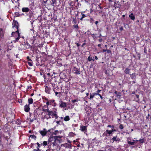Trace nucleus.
Here are the masks:
<instances>
[{
	"instance_id": "1",
	"label": "nucleus",
	"mask_w": 151,
	"mask_h": 151,
	"mask_svg": "<svg viewBox=\"0 0 151 151\" xmlns=\"http://www.w3.org/2000/svg\"><path fill=\"white\" fill-rule=\"evenodd\" d=\"M51 84L52 85V87L53 90L54 92L55 93V95L56 96H57V95L59 93L60 94L62 92V91L61 92L60 91V88L59 87L58 85L52 83H51ZM63 92L66 93H67V92L66 91H65V92L63 91Z\"/></svg>"
},
{
	"instance_id": "2",
	"label": "nucleus",
	"mask_w": 151,
	"mask_h": 151,
	"mask_svg": "<svg viewBox=\"0 0 151 151\" xmlns=\"http://www.w3.org/2000/svg\"><path fill=\"white\" fill-rule=\"evenodd\" d=\"M20 34L19 33L18 30H17L16 32H13L12 33V36L14 37L15 40H13V42L16 43L18 42L19 39L21 37Z\"/></svg>"
},
{
	"instance_id": "3",
	"label": "nucleus",
	"mask_w": 151,
	"mask_h": 151,
	"mask_svg": "<svg viewBox=\"0 0 151 151\" xmlns=\"http://www.w3.org/2000/svg\"><path fill=\"white\" fill-rule=\"evenodd\" d=\"M43 111H44V114L43 115V118L46 119H48L51 118L50 114L51 112H52L50 110L47 108L46 109H43Z\"/></svg>"
},
{
	"instance_id": "4",
	"label": "nucleus",
	"mask_w": 151,
	"mask_h": 151,
	"mask_svg": "<svg viewBox=\"0 0 151 151\" xmlns=\"http://www.w3.org/2000/svg\"><path fill=\"white\" fill-rule=\"evenodd\" d=\"M29 113L30 121L31 122H32L36 119L37 118V114L35 110L34 111L33 114L31 113L30 112H29Z\"/></svg>"
},
{
	"instance_id": "5",
	"label": "nucleus",
	"mask_w": 151,
	"mask_h": 151,
	"mask_svg": "<svg viewBox=\"0 0 151 151\" xmlns=\"http://www.w3.org/2000/svg\"><path fill=\"white\" fill-rule=\"evenodd\" d=\"M48 149L52 150H55L57 147L58 144L55 142L54 143H50L47 144Z\"/></svg>"
},
{
	"instance_id": "6",
	"label": "nucleus",
	"mask_w": 151,
	"mask_h": 151,
	"mask_svg": "<svg viewBox=\"0 0 151 151\" xmlns=\"http://www.w3.org/2000/svg\"><path fill=\"white\" fill-rule=\"evenodd\" d=\"M37 145V147L38 150H40V148L42 146L45 147V146L47 145V141H44L42 143V142H40V143L37 142L36 143Z\"/></svg>"
},
{
	"instance_id": "7",
	"label": "nucleus",
	"mask_w": 151,
	"mask_h": 151,
	"mask_svg": "<svg viewBox=\"0 0 151 151\" xmlns=\"http://www.w3.org/2000/svg\"><path fill=\"white\" fill-rule=\"evenodd\" d=\"M43 109H44L41 108L40 107H38L36 108V109L35 110V111H36V113H37V115H39L41 114L42 116H43L44 114Z\"/></svg>"
},
{
	"instance_id": "8",
	"label": "nucleus",
	"mask_w": 151,
	"mask_h": 151,
	"mask_svg": "<svg viewBox=\"0 0 151 151\" xmlns=\"http://www.w3.org/2000/svg\"><path fill=\"white\" fill-rule=\"evenodd\" d=\"M30 45L27 42H23L21 44L22 48L24 50H26L29 48Z\"/></svg>"
},
{
	"instance_id": "9",
	"label": "nucleus",
	"mask_w": 151,
	"mask_h": 151,
	"mask_svg": "<svg viewBox=\"0 0 151 151\" xmlns=\"http://www.w3.org/2000/svg\"><path fill=\"white\" fill-rule=\"evenodd\" d=\"M45 92L48 94H50L52 92V90L49 85L46 86L45 88Z\"/></svg>"
},
{
	"instance_id": "10",
	"label": "nucleus",
	"mask_w": 151,
	"mask_h": 151,
	"mask_svg": "<svg viewBox=\"0 0 151 151\" xmlns=\"http://www.w3.org/2000/svg\"><path fill=\"white\" fill-rule=\"evenodd\" d=\"M85 110L86 111V114H87V116H89L90 113H91V108L90 106H87L85 108Z\"/></svg>"
},
{
	"instance_id": "11",
	"label": "nucleus",
	"mask_w": 151,
	"mask_h": 151,
	"mask_svg": "<svg viewBox=\"0 0 151 151\" xmlns=\"http://www.w3.org/2000/svg\"><path fill=\"white\" fill-rule=\"evenodd\" d=\"M72 71L76 75L80 74V68L78 69L76 67H73Z\"/></svg>"
},
{
	"instance_id": "12",
	"label": "nucleus",
	"mask_w": 151,
	"mask_h": 151,
	"mask_svg": "<svg viewBox=\"0 0 151 151\" xmlns=\"http://www.w3.org/2000/svg\"><path fill=\"white\" fill-rule=\"evenodd\" d=\"M54 136H50L47 142V144L50 143H54L55 142Z\"/></svg>"
},
{
	"instance_id": "13",
	"label": "nucleus",
	"mask_w": 151,
	"mask_h": 151,
	"mask_svg": "<svg viewBox=\"0 0 151 151\" xmlns=\"http://www.w3.org/2000/svg\"><path fill=\"white\" fill-rule=\"evenodd\" d=\"M121 6V4L120 2H119V1H117L116 2H114L113 7L115 9L117 8L120 9Z\"/></svg>"
},
{
	"instance_id": "14",
	"label": "nucleus",
	"mask_w": 151,
	"mask_h": 151,
	"mask_svg": "<svg viewBox=\"0 0 151 151\" xmlns=\"http://www.w3.org/2000/svg\"><path fill=\"white\" fill-rule=\"evenodd\" d=\"M36 65L37 66H42L44 64V62L42 61L41 59L39 60L38 59H36Z\"/></svg>"
},
{
	"instance_id": "15",
	"label": "nucleus",
	"mask_w": 151,
	"mask_h": 151,
	"mask_svg": "<svg viewBox=\"0 0 151 151\" xmlns=\"http://www.w3.org/2000/svg\"><path fill=\"white\" fill-rule=\"evenodd\" d=\"M55 139V142L58 144V143H60V141L61 140V137L60 136H54Z\"/></svg>"
},
{
	"instance_id": "16",
	"label": "nucleus",
	"mask_w": 151,
	"mask_h": 151,
	"mask_svg": "<svg viewBox=\"0 0 151 151\" xmlns=\"http://www.w3.org/2000/svg\"><path fill=\"white\" fill-rule=\"evenodd\" d=\"M13 27L17 29V30H18L19 24L17 21L15 20H13Z\"/></svg>"
},
{
	"instance_id": "17",
	"label": "nucleus",
	"mask_w": 151,
	"mask_h": 151,
	"mask_svg": "<svg viewBox=\"0 0 151 151\" xmlns=\"http://www.w3.org/2000/svg\"><path fill=\"white\" fill-rule=\"evenodd\" d=\"M27 64L30 66H32L33 65V63L32 60L30 58L29 56H27Z\"/></svg>"
},
{
	"instance_id": "18",
	"label": "nucleus",
	"mask_w": 151,
	"mask_h": 151,
	"mask_svg": "<svg viewBox=\"0 0 151 151\" xmlns=\"http://www.w3.org/2000/svg\"><path fill=\"white\" fill-rule=\"evenodd\" d=\"M39 132L40 134L43 137L46 135L47 134V130L45 128L43 129V130H40Z\"/></svg>"
},
{
	"instance_id": "19",
	"label": "nucleus",
	"mask_w": 151,
	"mask_h": 151,
	"mask_svg": "<svg viewBox=\"0 0 151 151\" xmlns=\"http://www.w3.org/2000/svg\"><path fill=\"white\" fill-rule=\"evenodd\" d=\"M111 140H112V143L114 142V141L116 142H119L120 141V139L117 137V136L116 135L115 136H114L113 138L111 139Z\"/></svg>"
},
{
	"instance_id": "20",
	"label": "nucleus",
	"mask_w": 151,
	"mask_h": 151,
	"mask_svg": "<svg viewBox=\"0 0 151 151\" xmlns=\"http://www.w3.org/2000/svg\"><path fill=\"white\" fill-rule=\"evenodd\" d=\"M50 114V116H52V118H53L54 117L55 119H57L58 118V115L57 114H56V112H54V111H52Z\"/></svg>"
},
{
	"instance_id": "21",
	"label": "nucleus",
	"mask_w": 151,
	"mask_h": 151,
	"mask_svg": "<svg viewBox=\"0 0 151 151\" xmlns=\"http://www.w3.org/2000/svg\"><path fill=\"white\" fill-rule=\"evenodd\" d=\"M67 106V104L62 101H61L60 104H59V106L61 108H65Z\"/></svg>"
},
{
	"instance_id": "22",
	"label": "nucleus",
	"mask_w": 151,
	"mask_h": 151,
	"mask_svg": "<svg viewBox=\"0 0 151 151\" xmlns=\"http://www.w3.org/2000/svg\"><path fill=\"white\" fill-rule=\"evenodd\" d=\"M50 105H52L53 106H55L56 105V104L55 103V100L54 99L49 100Z\"/></svg>"
},
{
	"instance_id": "23",
	"label": "nucleus",
	"mask_w": 151,
	"mask_h": 151,
	"mask_svg": "<svg viewBox=\"0 0 151 151\" xmlns=\"http://www.w3.org/2000/svg\"><path fill=\"white\" fill-rule=\"evenodd\" d=\"M30 109L29 104H26L24 106V110L26 112H28L29 111Z\"/></svg>"
},
{
	"instance_id": "24",
	"label": "nucleus",
	"mask_w": 151,
	"mask_h": 151,
	"mask_svg": "<svg viewBox=\"0 0 151 151\" xmlns=\"http://www.w3.org/2000/svg\"><path fill=\"white\" fill-rule=\"evenodd\" d=\"M80 130L82 132H85L87 130V127L85 126H80Z\"/></svg>"
},
{
	"instance_id": "25",
	"label": "nucleus",
	"mask_w": 151,
	"mask_h": 151,
	"mask_svg": "<svg viewBox=\"0 0 151 151\" xmlns=\"http://www.w3.org/2000/svg\"><path fill=\"white\" fill-rule=\"evenodd\" d=\"M87 32H89V33L92 36V37L93 38V39H96L97 37L96 36L97 34H91V31L89 30H88L87 31Z\"/></svg>"
},
{
	"instance_id": "26",
	"label": "nucleus",
	"mask_w": 151,
	"mask_h": 151,
	"mask_svg": "<svg viewBox=\"0 0 151 151\" xmlns=\"http://www.w3.org/2000/svg\"><path fill=\"white\" fill-rule=\"evenodd\" d=\"M84 12H81V15H82V16L80 18H79V19L81 20L82 21L83 20V19L84 18L86 17L87 16L85 14H83L84 13Z\"/></svg>"
},
{
	"instance_id": "27",
	"label": "nucleus",
	"mask_w": 151,
	"mask_h": 151,
	"mask_svg": "<svg viewBox=\"0 0 151 151\" xmlns=\"http://www.w3.org/2000/svg\"><path fill=\"white\" fill-rule=\"evenodd\" d=\"M30 9L28 7H23L22 8V11L23 12H27L29 11Z\"/></svg>"
},
{
	"instance_id": "28",
	"label": "nucleus",
	"mask_w": 151,
	"mask_h": 151,
	"mask_svg": "<svg viewBox=\"0 0 151 151\" xmlns=\"http://www.w3.org/2000/svg\"><path fill=\"white\" fill-rule=\"evenodd\" d=\"M63 146L66 148H69L70 149L71 148V146L70 144H68L65 143L63 144Z\"/></svg>"
},
{
	"instance_id": "29",
	"label": "nucleus",
	"mask_w": 151,
	"mask_h": 151,
	"mask_svg": "<svg viewBox=\"0 0 151 151\" xmlns=\"http://www.w3.org/2000/svg\"><path fill=\"white\" fill-rule=\"evenodd\" d=\"M56 123L57 124L56 125L57 126H58V125H61L62 124L63 125V122L61 120L56 121Z\"/></svg>"
},
{
	"instance_id": "30",
	"label": "nucleus",
	"mask_w": 151,
	"mask_h": 151,
	"mask_svg": "<svg viewBox=\"0 0 151 151\" xmlns=\"http://www.w3.org/2000/svg\"><path fill=\"white\" fill-rule=\"evenodd\" d=\"M130 69L128 68H125V70H124V73L126 74H129Z\"/></svg>"
},
{
	"instance_id": "31",
	"label": "nucleus",
	"mask_w": 151,
	"mask_h": 151,
	"mask_svg": "<svg viewBox=\"0 0 151 151\" xmlns=\"http://www.w3.org/2000/svg\"><path fill=\"white\" fill-rule=\"evenodd\" d=\"M129 17L132 20H134L135 19V16L132 13L130 15H129Z\"/></svg>"
},
{
	"instance_id": "32",
	"label": "nucleus",
	"mask_w": 151,
	"mask_h": 151,
	"mask_svg": "<svg viewBox=\"0 0 151 151\" xmlns=\"http://www.w3.org/2000/svg\"><path fill=\"white\" fill-rule=\"evenodd\" d=\"M138 141L140 143L143 144L145 142L144 139L143 138L142 139H140L139 140H136L135 142H137Z\"/></svg>"
},
{
	"instance_id": "33",
	"label": "nucleus",
	"mask_w": 151,
	"mask_h": 151,
	"mask_svg": "<svg viewBox=\"0 0 151 151\" xmlns=\"http://www.w3.org/2000/svg\"><path fill=\"white\" fill-rule=\"evenodd\" d=\"M70 119V118L68 116H66L64 118V120L66 122L69 121Z\"/></svg>"
},
{
	"instance_id": "34",
	"label": "nucleus",
	"mask_w": 151,
	"mask_h": 151,
	"mask_svg": "<svg viewBox=\"0 0 151 151\" xmlns=\"http://www.w3.org/2000/svg\"><path fill=\"white\" fill-rule=\"evenodd\" d=\"M28 102L29 104H30L33 103V99L32 98H29L28 99Z\"/></svg>"
},
{
	"instance_id": "35",
	"label": "nucleus",
	"mask_w": 151,
	"mask_h": 151,
	"mask_svg": "<svg viewBox=\"0 0 151 151\" xmlns=\"http://www.w3.org/2000/svg\"><path fill=\"white\" fill-rule=\"evenodd\" d=\"M96 95L94 93H91L90 97L89 98V99L91 100Z\"/></svg>"
},
{
	"instance_id": "36",
	"label": "nucleus",
	"mask_w": 151,
	"mask_h": 151,
	"mask_svg": "<svg viewBox=\"0 0 151 151\" xmlns=\"http://www.w3.org/2000/svg\"><path fill=\"white\" fill-rule=\"evenodd\" d=\"M114 93L117 97H120L121 96V93L120 92H117L115 91L114 92Z\"/></svg>"
},
{
	"instance_id": "37",
	"label": "nucleus",
	"mask_w": 151,
	"mask_h": 151,
	"mask_svg": "<svg viewBox=\"0 0 151 151\" xmlns=\"http://www.w3.org/2000/svg\"><path fill=\"white\" fill-rule=\"evenodd\" d=\"M75 135V133L73 132H70L69 134L68 135L69 137H74Z\"/></svg>"
},
{
	"instance_id": "38",
	"label": "nucleus",
	"mask_w": 151,
	"mask_h": 151,
	"mask_svg": "<svg viewBox=\"0 0 151 151\" xmlns=\"http://www.w3.org/2000/svg\"><path fill=\"white\" fill-rule=\"evenodd\" d=\"M50 3L51 5L56 4V0H51Z\"/></svg>"
},
{
	"instance_id": "39",
	"label": "nucleus",
	"mask_w": 151,
	"mask_h": 151,
	"mask_svg": "<svg viewBox=\"0 0 151 151\" xmlns=\"http://www.w3.org/2000/svg\"><path fill=\"white\" fill-rule=\"evenodd\" d=\"M130 75V77L133 80L135 78L136 76L134 73H132V74H129Z\"/></svg>"
},
{
	"instance_id": "40",
	"label": "nucleus",
	"mask_w": 151,
	"mask_h": 151,
	"mask_svg": "<svg viewBox=\"0 0 151 151\" xmlns=\"http://www.w3.org/2000/svg\"><path fill=\"white\" fill-rule=\"evenodd\" d=\"M16 124L18 125H20L21 124V122L19 119H17L16 122Z\"/></svg>"
},
{
	"instance_id": "41",
	"label": "nucleus",
	"mask_w": 151,
	"mask_h": 151,
	"mask_svg": "<svg viewBox=\"0 0 151 151\" xmlns=\"http://www.w3.org/2000/svg\"><path fill=\"white\" fill-rule=\"evenodd\" d=\"M71 17L73 19V22L76 24V17H73L72 16Z\"/></svg>"
},
{
	"instance_id": "42",
	"label": "nucleus",
	"mask_w": 151,
	"mask_h": 151,
	"mask_svg": "<svg viewBox=\"0 0 151 151\" xmlns=\"http://www.w3.org/2000/svg\"><path fill=\"white\" fill-rule=\"evenodd\" d=\"M106 131L107 133V134H109V135L112 134V130H109L108 129H107L106 130Z\"/></svg>"
},
{
	"instance_id": "43",
	"label": "nucleus",
	"mask_w": 151,
	"mask_h": 151,
	"mask_svg": "<svg viewBox=\"0 0 151 151\" xmlns=\"http://www.w3.org/2000/svg\"><path fill=\"white\" fill-rule=\"evenodd\" d=\"M101 91V90L99 89H98L97 91L96 92V93H94L96 96L99 95L100 94L99 93Z\"/></svg>"
},
{
	"instance_id": "44",
	"label": "nucleus",
	"mask_w": 151,
	"mask_h": 151,
	"mask_svg": "<svg viewBox=\"0 0 151 151\" xmlns=\"http://www.w3.org/2000/svg\"><path fill=\"white\" fill-rule=\"evenodd\" d=\"M30 137L32 139H34L35 140H36V136H35V135H31L30 136Z\"/></svg>"
},
{
	"instance_id": "45",
	"label": "nucleus",
	"mask_w": 151,
	"mask_h": 151,
	"mask_svg": "<svg viewBox=\"0 0 151 151\" xmlns=\"http://www.w3.org/2000/svg\"><path fill=\"white\" fill-rule=\"evenodd\" d=\"M88 61L90 62L92 60L93 61H94V59H93L92 58V57L90 56V55L88 58Z\"/></svg>"
},
{
	"instance_id": "46",
	"label": "nucleus",
	"mask_w": 151,
	"mask_h": 151,
	"mask_svg": "<svg viewBox=\"0 0 151 151\" xmlns=\"http://www.w3.org/2000/svg\"><path fill=\"white\" fill-rule=\"evenodd\" d=\"M127 142L128 144L132 145H134L135 143V142H131V141H128Z\"/></svg>"
},
{
	"instance_id": "47",
	"label": "nucleus",
	"mask_w": 151,
	"mask_h": 151,
	"mask_svg": "<svg viewBox=\"0 0 151 151\" xmlns=\"http://www.w3.org/2000/svg\"><path fill=\"white\" fill-rule=\"evenodd\" d=\"M73 27L74 28H75L76 30H78L79 29V27L78 24L73 25Z\"/></svg>"
},
{
	"instance_id": "48",
	"label": "nucleus",
	"mask_w": 151,
	"mask_h": 151,
	"mask_svg": "<svg viewBox=\"0 0 151 151\" xmlns=\"http://www.w3.org/2000/svg\"><path fill=\"white\" fill-rule=\"evenodd\" d=\"M45 100L47 101L46 104L47 105V106L50 105V104L49 100L47 99H46Z\"/></svg>"
},
{
	"instance_id": "49",
	"label": "nucleus",
	"mask_w": 151,
	"mask_h": 151,
	"mask_svg": "<svg viewBox=\"0 0 151 151\" xmlns=\"http://www.w3.org/2000/svg\"><path fill=\"white\" fill-rule=\"evenodd\" d=\"M14 15L16 17H18L20 16V15L18 12H15L14 13Z\"/></svg>"
},
{
	"instance_id": "50",
	"label": "nucleus",
	"mask_w": 151,
	"mask_h": 151,
	"mask_svg": "<svg viewBox=\"0 0 151 151\" xmlns=\"http://www.w3.org/2000/svg\"><path fill=\"white\" fill-rule=\"evenodd\" d=\"M82 1L85 2L87 4H89L90 0H81Z\"/></svg>"
},
{
	"instance_id": "51",
	"label": "nucleus",
	"mask_w": 151,
	"mask_h": 151,
	"mask_svg": "<svg viewBox=\"0 0 151 151\" xmlns=\"http://www.w3.org/2000/svg\"><path fill=\"white\" fill-rule=\"evenodd\" d=\"M119 128L121 129H122L124 128V127L122 124H120L119 126Z\"/></svg>"
},
{
	"instance_id": "52",
	"label": "nucleus",
	"mask_w": 151,
	"mask_h": 151,
	"mask_svg": "<svg viewBox=\"0 0 151 151\" xmlns=\"http://www.w3.org/2000/svg\"><path fill=\"white\" fill-rule=\"evenodd\" d=\"M57 108H53V111H54V112H56V114H57Z\"/></svg>"
},
{
	"instance_id": "53",
	"label": "nucleus",
	"mask_w": 151,
	"mask_h": 151,
	"mask_svg": "<svg viewBox=\"0 0 151 151\" xmlns=\"http://www.w3.org/2000/svg\"><path fill=\"white\" fill-rule=\"evenodd\" d=\"M104 136H108L107 134V132H106V131L104 132V133L103 134L102 136L104 137Z\"/></svg>"
},
{
	"instance_id": "54",
	"label": "nucleus",
	"mask_w": 151,
	"mask_h": 151,
	"mask_svg": "<svg viewBox=\"0 0 151 151\" xmlns=\"http://www.w3.org/2000/svg\"><path fill=\"white\" fill-rule=\"evenodd\" d=\"M137 55L138 57L139 60H140V53H137Z\"/></svg>"
},
{
	"instance_id": "55",
	"label": "nucleus",
	"mask_w": 151,
	"mask_h": 151,
	"mask_svg": "<svg viewBox=\"0 0 151 151\" xmlns=\"http://www.w3.org/2000/svg\"><path fill=\"white\" fill-rule=\"evenodd\" d=\"M58 133V130H55L54 132L53 133V134L55 135H56L57 133Z\"/></svg>"
},
{
	"instance_id": "56",
	"label": "nucleus",
	"mask_w": 151,
	"mask_h": 151,
	"mask_svg": "<svg viewBox=\"0 0 151 151\" xmlns=\"http://www.w3.org/2000/svg\"><path fill=\"white\" fill-rule=\"evenodd\" d=\"M52 130H53V129H49L48 130H47V134L48 132H50V133H51V132Z\"/></svg>"
},
{
	"instance_id": "57",
	"label": "nucleus",
	"mask_w": 151,
	"mask_h": 151,
	"mask_svg": "<svg viewBox=\"0 0 151 151\" xmlns=\"http://www.w3.org/2000/svg\"><path fill=\"white\" fill-rule=\"evenodd\" d=\"M144 52L146 54H147V49L146 48H144Z\"/></svg>"
},
{
	"instance_id": "58",
	"label": "nucleus",
	"mask_w": 151,
	"mask_h": 151,
	"mask_svg": "<svg viewBox=\"0 0 151 151\" xmlns=\"http://www.w3.org/2000/svg\"><path fill=\"white\" fill-rule=\"evenodd\" d=\"M106 51L108 53H110L111 52V51L110 50H106Z\"/></svg>"
},
{
	"instance_id": "59",
	"label": "nucleus",
	"mask_w": 151,
	"mask_h": 151,
	"mask_svg": "<svg viewBox=\"0 0 151 151\" xmlns=\"http://www.w3.org/2000/svg\"><path fill=\"white\" fill-rule=\"evenodd\" d=\"M77 101H78L76 99L72 100V103H74L75 102H77Z\"/></svg>"
},
{
	"instance_id": "60",
	"label": "nucleus",
	"mask_w": 151,
	"mask_h": 151,
	"mask_svg": "<svg viewBox=\"0 0 151 151\" xmlns=\"http://www.w3.org/2000/svg\"><path fill=\"white\" fill-rule=\"evenodd\" d=\"M46 151H55V150H52L50 149L47 150Z\"/></svg>"
},
{
	"instance_id": "61",
	"label": "nucleus",
	"mask_w": 151,
	"mask_h": 151,
	"mask_svg": "<svg viewBox=\"0 0 151 151\" xmlns=\"http://www.w3.org/2000/svg\"><path fill=\"white\" fill-rule=\"evenodd\" d=\"M75 44L77 46V47H79L80 45V44H79L78 43L76 42L75 43Z\"/></svg>"
},
{
	"instance_id": "62",
	"label": "nucleus",
	"mask_w": 151,
	"mask_h": 151,
	"mask_svg": "<svg viewBox=\"0 0 151 151\" xmlns=\"http://www.w3.org/2000/svg\"><path fill=\"white\" fill-rule=\"evenodd\" d=\"M77 4V6H76L77 7L78 6V7H79L80 6H81V4H80L79 2H78Z\"/></svg>"
},
{
	"instance_id": "63",
	"label": "nucleus",
	"mask_w": 151,
	"mask_h": 151,
	"mask_svg": "<svg viewBox=\"0 0 151 151\" xmlns=\"http://www.w3.org/2000/svg\"><path fill=\"white\" fill-rule=\"evenodd\" d=\"M99 42H101L103 41V39L102 38H100L99 40Z\"/></svg>"
},
{
	"instance_id": "64",
	"label": "nucleus",
	"mask_w": 151,
	"mask_h": 151,
	"mask_svg": "<svg viewBox=\"0 0 151 151\" xmlns=\"http://www.w3.org/2000/svg\"><path fill=\"white\" fill-rule=\"evenodd\" d=\"M119 29L121 31H122L123 30V27L122 26L121 27H120Z\"/></svg>"
}]
</instances>
